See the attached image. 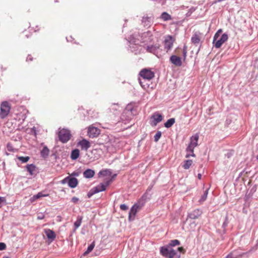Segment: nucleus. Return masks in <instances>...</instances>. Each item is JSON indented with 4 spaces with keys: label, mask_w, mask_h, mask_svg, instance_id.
I'll list each match as a JSON object with an SVG mask.
<instances>
[{
    "label": "nucleus",
    "mask_w": 258,
    "mask_h": 258,
    "mask_svg": "<svg viewBox=\"0 0 258 258\" xmlns=\"http://www.w3.org/2000/svg\"><path fill=\"white\" fill-rule=\"evenodd\" d=\"M84 176L87 178L93 177L95 175V172L94 170L88 169L85 170L83 173Z\"/></svg>",
    "instance_id": "obj_21"
},
{
    "label": "nucleus",
    "mask_w": 258,
    "mask_h": 258,
    "mask_svg": "<svg viewBox=\"0 0 258 258\" xmlns=\"http://www.w3.org/2000/svg\"><path fill=\"white\" fill-rule=\"evenodd\" d=\"M198 178H199V179H201V177H202V175H201V174H200V173L198 174Z\"/></svg>",
    "instance_id": "obj_49"
},
{
    "label": "nucleus",
    "mask_w": 258,
    "mask_h": 258,
    "mask_svg": "<svg viewBox=\"0 0 258 258\" xmlns=\"http://www.w3.org/2000/svg\"><path fill=\"white\" fill-rule=\"evenodd\" d=\"M37 200V198H36V195H34L30 199V201L32 203Z\"/></svg>",
    "instance_id": "obj_40"
},
{
    "label": "nucleus",
    "mask_w": 258,
    "mask_h": 258,
    "mask_svg": "<svg viewBox=\"0 0 258 258\" xmlns=\"http://www.w3.org/2000/svg\"><path fill=\"white\" fill-rule=\"evenodd\" d=\"M95 246V242L93 241L88 247L87 250L84 252V255H87L94 248Z\"/></svg>",
    "instance_id": "obj_29"
},
{
    "label": "nucleus",
    "mask_w": 258,
    "mask_h": 258,
    "mask_svg": "<svg viewBox=\"0 0 258 258\" xmlns=\"http://www.w3.org/2000/svg\"><path fill=\"white\" fill-rule=\"evenodd\" d=\"M38 26H36V28L33 27L35 32L39 31L40 30V28H38Z\"/></svg>",
    "instance_id": "obj_46"
},
{
    "label": "nucleus",
    "mask_w": 258,
    "mask_h": 258,
    "mask_svg": "<svg viewBox=\"0 0 258 258\" xmlns=\"http://www.w3.org/2000/svg\"><path fill=\"white\" fill-rule=\"evenodd\" d=\"M82 221V217H78L76 221L74 223V226L75 227V229L78 228L80 226Z\"/></svg>",
    "instance_id": "obj_30"
},
{
    "label": "nucleus",
    "mask_w": 258,
    "mask_h": 258,
    "mask_svg": "<svg viewBox=\"0 0 258 258\" xmlns=\"http://www.w3.org/2000/svg\"><path fill=\"white\" fill-rule=\"evenodd\" d=\"M152 22L151 17H144L143 18L142 22L144 23V26L150 27Z\"/></svg>",
    "instance_id": "obj_22"
},
{
    "label": "nucleus",
    "mask_w": 258,
    "mask_h": 258,
    "mask_svg": "<svg viewBox=\"0 0 258 258\" xmlns=\"http://www.w3.org/2000/svg\"><path fill=\"white\" fill-rule=\"evenodd\" d=\"M160 18L164 21H167L172 19L171 15L166 12L162 13L160 16Z\"/></svg>",
    "instance_id": "obj_24"
},
{
    "label": "nucleus",
    "mask_w": 258,
    "mask_h": 258,
    "mask_svg": "<svg viewBox=\"0 0 258 258\" xmlns=\"http://www.w3.org/2000/svg\"><path fill=\"white\" fill-rule=\"evenodd\" d=\"M159 47V44L151 45L147 47V51L149 52L155 54Z\"/></svg>",
    "instance_id": "obj_19"
},
{
    "label": "nucleus",
    "mask_w": 258,
    "mask_h": 258,
    "mask_svg": "<svg viewBox=\"0 0 258 258\" xmlns=\"http://www.w3.org/2000/svg\"><path fill=\"white\" fill-rule=\"evenodd\" d=\"M7 149H8V150L9 151H12V150H11V147L10 146V145L9 144H8L7 145Z\"/></svg>",
    "instance_id": "obj_48"
},
{
    "label": "nucleus",
    "mask_w": 258,
    "mask_h": 258,
    "mask_svg": "<svg viewBox=\"0 0 258 258\" xmlns=\"http://www.w3.org/2000/svg\"><path fill=\"white\" fill-rule=\"evenodd\" d=\"M3 258H10V257H9L8 256H5V257H4Z\"/></svg>",
    "instance_id": "obj_50"
},
{
    "label": "nucleus",
    "mask_w": 258,
    "mask_h": 258,
    "mask_svg": "<svg viewBox=\"0 0 258 258\" xmlns=\"http://www.w3.org/2000/svg\"><path fill=\"white\" fill-rule=\"evenodd\" d=\"M208 194V189H207L205 191L204 194L202 195L201 199L200 200V202H204L207 198Z\"/></svg>",
    "instance_id": "obj_31"
},
{
    "label": "nucleus",
    "mask_w": 258,
    "mask_h": 258,
    "mask_svg": "<svg viewBox=\"0 0 258 258\" xmlns=\"http://www.w3.org/2000/svg\"><path fill=\"white\" fill-rule=\"evenodd\" d=\"M26 168L31 175L34 174V171H35L36 170V166L34 165L28 164L27 165Z\"/></svg>",
    "instance_id": "obj_25"
},
{
    "label": "nucleus",
    "mask_w": 258,
    "mask_h": 258,
    "mask_svg": "<svg viewBox=\"0 0 258 258\" xmlns=\"http://www.w3.org/2000/svg\"><path fill=\"white\" fill-rule=\"evenodd\" d=\"M233 252H231L230 253V254H229L226 257V258H237V257H235L233 256Z\"/></svg>",
    "instance_id": "obj_43"
},
{
    "label": "nucleus",
    "mask_w": 258,
    "mask_h": 258,
    "mask_svg": "<svg viewBox=\"0 0 258 258\" xmlns=\"http://www.w3.org/2000/svg\"><path fill=\"white\" fill-rule=\"evenodd\" d=\"M175 122V119L174 118H171L167 120V121L165 123L164 125L167 128L170 127Z\"/></svg>",
    "instance_id": "obj_27"
},
{
    "label": "nucleus",
    "mask_w": 258,
    "mask_h": 258,
    "mask_svg": "<svg viewBox=\"0 0 258 258\" xmlns=\"http://www.w3.org/2000/svg\"><path fill=\"white\" fill-rule=\"evenodd\" d=\"M37 199L44 197H47L48 195L43 194L41 192H38L37 195H35Z\"/></svg>",
    "instance_id": "obj_35"
},
{
    "label": "nucleus",
    "mask_w": 258,
    "mask_h": 258,
    "mask_svg": "<svg viewBox=\"0 0 258 258\" xmlns=\"http://www.w3.org/2000/svg\"><path fill=\"white\" fill-rule=\"evenodd\" d=\"M192 163V161L191 160H187L185 161L184 163L183 164L182 167L185 169H188L189 168L190 166L191 165Z\"/></svg>",
    "instance_id": "obj_28"
},
{
    "label": "nucleus",
    "mask_w": 258,
    "mask_h": 258,
    "mask_svg": "<svg viewBox=\"0 0 258 258\" xmlns=\"http://www.w3.org/2000/svg\"><path fill=\"white\" fill-rule=\"evenodd\" d=\"M100 134V130L92 126H90L88 129V135L90 138H94L98 137Z\"/></svg>",
    "instance_id": "obj_8"
},
{
    "label": "nucleus",
    "mask_w": 258,
    "mask_h": 258,
    "mask_svg": "<svg viewBox=\"0 0 258 258\" xmlns=\"http://www.w3.org/2000/svg\"><path fill=\"white\" fill-rule=\"evenodd\" d=\"M68 179H69V177H67L66 178H65L64 179H63L62 181H61V183H63V184H64L66 183L67 182H68Z\"/></svg>",
    "instance_id": "obj_44"
},
{
    "label": "nucleus",
    "mask_w": 258,
    "mask_h": 258,
    "mask_svg": "<svg viewBox=\"0 0 258 258\" xmlns=\"http://www.w3.org/2000/svg\"><path fill=\"white\" fill-rule=\"evenodd\" d=\"M78 201H79V199L75 197H73L72 199V201L74 203H76Z\"/></svg>",
    "instance_id": "obj_41"
},
{
    "label": "nucleus",
    "mask_w": 258,
    "mask_h": 258,
    "mask_svg": "<svg viewBox=\"0 0 258 258\" xmlns=\"http://www.w3.org/2000/svg\"><path fill=\"white\" fill-rule=\"evenodd\" d=\"M222 32V30L221 29H219L217 32L215 33L214 36V41H216L217 39H218L219 37L220 34Z\"/></svg>",
    "instance_id": "obj_32"
},
{
    "label": "nucleus",
    "mask_w": 258,
    "mask_h": 258,
    "mask_svg": "<svg viewBox=\"0 0 258 258\" xmlns=\"http://www.w3.org/2000/svg\"><path fill=\"white\" fill-rule=\"evenodd\" d=\"M27 60H32V57L31 56V55H28L27 58Z\"/></svg>",
    "instance_id": "obj_47"
},
{
    "label": "nucleus",
    "mask_w": 258,
    "mask_h": 258,
    "mask_svg": "<svg viewBox=\"0 0 258 258\" xmlns=\"http://www.w3.org/2000/svg\"><path fill=\"white\" fill-rule=\"evenodd\" d=\"M11 106L7 101L3 102L1 106L0 117L6 118L10 112Z\"/></svg>",
    "instance_id": "obj_5"
},
{
    "label": "nucleus",
    "mask_w": 258,
    "mask_h": 258,
    "mask_svg": "<svg viewBox=\"0 0 258 258\" xmlns=\"http://www.w3.org/2000/svg\"><path fill=\"white\" fill-rule=\"evenodd\" d=\"M6 202V198L5 197H0V208L2 207V204Z\"/></svg>",
    "instance_id": "obj_38"
},
{
    "label": "nucleus",
    "mask_w": 258,
    "mask_h": 258,
    "mask_svg": "<svg viewBox=\"0 0 258 258\" xmlns=\"http://www.w3.org/2000/svg\"><path fill=\"white\" fill-rule=\"evenodd\" d=\"M199 136L198 134H196L190 138V143L187 146L186 151L187 154L185 156L186 158H189L190 156L195 157V155L194 153V150L196 147L198 146V142L199 140Z\"/></svg>",
    "instance_id": "obj_2"
},
{
    "label": "nucleus",
    "mask_w": 258,
    "mask_h": 258,
    "mask_svg": "<svg viewBox=\"0 0 258 258\" xmlns=\"http://www.w3.org/2000/svg\"><path fill=\"white\" fill-rule=\"evenodd\" d=\"M49 154V150L46 146H44L41 151V155L43 158H46Z\"/></svg>",
    "instance_id": "obj_26"
},
{
    "label": "nucleus",
    "mask_w": 258,
    "mask_h": 258,
    "mask_svg": "<svg viewBox=\"0 0 258 258\" xmlns=\"http://www.w3.org/2000/svg\"><path fill=\"white\" fill-rule=\"evenodd\" d=\"M70 137L71 134L69 130L63 128L59 132L58 138L61 142L67 143L70 139Z\"/></svg>",
    "instance_id": "obj_6"
},
{
    "label": "nucleus",
    "mask_w": 258,
    "mask_h": 258,
    "mask_svg": "<svg viewBox=\"0 0 258 258\" xmlns=\"http://www.w3.org/2000/svg\"><path fill=\"white\" fill-rule=\"evenodd\" d=\"M145 202L141 203L139 201L138 203L135 204L130 210L128 216L129 221H133L135 219V216L138 210L144 206Z\"/></svg>",
    "instance_id": "obj_3"
},
{
    "label": "nucleus",
    "mask_w": 258,
    "mask_h": 258,
    "mask_svg": "<svg viewBox=\"0 0 258 258\" xmlns=\"http://www.w3.org/2000/svg\"><path fill=\"white\" fill-rule=\"evenodd\" d=\"M44 232L48 238L49 243L52 242L56 238V234L53 230L50 229H45Z\"/></svg>",
    "instance_id": "obj_13"
},
{
    "label": "nucleus",
    "mask_w": 258,
    "mask_h": 258,
    "mask_svg": "<svg viewBox=\"0 0 258 258\" xmlns=\"http://www.w3.org/2000/svg\"><path fill=\"white\" fill-rule=\"evenodd\" d=\"M100 176L105 177L106 178L105 180L106 181L112 178V181L113 180V178L116 176V174L112 176V172L108 169H105L104 170H102L99 173Z\"/></svg>",
    "instance_id": "obj_12"
},
{
    "label": "nucleus",
    "mask_w": 258,
    "mask_h": 258,
    "mask_svg": "<svg viewBox=\"0 0 258 258\" xmlns=\"http://www.w3.org/2000/svg\"><path fill=\"white\" fill-rule=\"evenodd\" d=\"M18 158L23 163H26V162H28V160H29V157L28 156H26V157H20Z\"/></svg>",
    "instance_id": "obj_34"
},
{
    "label": "nucleus",
    "mask_w": 258,
    "mask_h": 258,
    "mask_svg": "<svg viewBox=\"0 0 258 258\" xmlns=\"http://www.w3.org/2000/svg\"><path fill=\"white\" fill-rule=\"evenodd\" d=\"M175 52L177 55H180V53L182 52L183 59L184 60L185 59L187 55V47L186 45H184L182 49L178 47L175 49Z\"/></svg>",
    "instance_id": "obj_18"
},
{
    "label": "nucleus",
    "mask_w": 258,
    "mask_h": 258,
    "mask_svg": "<svg viewBox=\"0 0 258 258\" xmlns=\"http://www.w3.org/2000/svg\"><path fill=\"white\" fill-rule=\"evenodd\" d=\"M228 36L227 34L224 33L221 36L219 39H217L216 41H213L215 47L217 48H220L222 45L228 40Z\"/></svg>",
    "instance_id": "obj_10"
},
{
    "label": "nucleus",
    "mask_w": 258,
    "mask_h": 258,
    "mask_svg": "<svg viewBox=\"0 0 258 258\" xmlns=\"http://www.w3.org/2000/svg\"><path fill=\"white\" fill-rule=\"evenodd\" d=\"M78 184V179L75 177H69L68 179V184L70 187L72 188L76 187Z\"/></svg>",
    "instance_id": "obj_20"
},
{
    "label": "nucleus",
    "mask_w": 258,
    "mask_h": 258,
    "mask_svg": "<svg viewBox=\"0 0 258 258\" xmlns=\"http://www.w3.org/2000/svg\"><path fill=\"white\" fill-rule=\"evenodd\" d=\"M180 241L177 239L172 240L167 246H162L160 248V253L164 256L168 258H180V255L177 254L172 246L179 245Z\"/></svg>",
    "instance_id": "obj_1"
},
{
    "label": "nucleus",
    "mask_w": 258,
    "mask_h": 258,
    "mask_svg": "<svg viewBox=\"0 0 258 258\" xmlns=\"http://www.w3.org/2000/svg\"><path fill=\"white\" fill-rule=\"evenodd\" d=\"M139 76L144 80L150 81L154 77L155 74L150 69H143L140 72Z\"/></svg>",
    "instance_id": "obj_4"
},
{
    "label": "nucleus",
    "mask_w": 258,
    "mask_h": 258,
    "mask_svg": "<svg viewBox=\"0 0 258 258\" xmlns=\"http://www.w3.org/2000/svg\"><path fill=\"white\" fill-rule=\"evenodd\" d=\"M120 208L121 210L125 211L128 209L127 206L125 204H121L120 206Z\"/></svg>",
    "instance_id": "obj_37"
},
{
    "label": "nucleus",
    "mask_w": 258,
    "mask_h": 258,
    "mask_svg": "<svg viewBox=\"0 0 258 258\" xmlns=\"http://www.w3.org/2000/svg\"><path fill=\"white\" fill-rule=\"evenodd\" d=\"M178 250L180 252L184 253L185 252V250L182 247H179L178 248Z\"/></svg>",
    "instance_id": "obj_42"
},
{
    "label": "nucleus",
    "mask_w": 258,
    "mask_h": 258,
    "mask_svg": "<svg viewBox=\"0 0 258 258\" xmlns=\"http://www.w3.org/2000/svg\"><path fill=\"white\" fill-rule=\"evenodd\" d=\"M112 182V178L105 181V183H101L94 188V192L97 193L100 191H104L106 188Z\"/></svg>",
    "instance_id": "obj_9"
},
{
    "label": "nucleus",
    "mask_w": 258,
    "mask_h": 258,
    "mask_svg": "<svg viewBox=\"0 0 258 258\" xmlns=\"http://www.w3.org/2000/svg\"><path fill=\"white\" fill-rule=\"evenodd\" d=\"M80 156V151L79 149H75L72 151L71 158L72 160H76L79 158Z\"/></svg>",
    "instance_id": "obj_23"
},
{
    "label": "nucleus",
    "mask_w": 258,
    "mask_h": 258,
    "mask_svg": "<svg viewBox=\"0 0 258 258\" xmlns=\"http://www.w3.org/2000/svg\"><path fill=\"white\" fill-rule=\"evenodd\" d=\"M202 38V34L199 31L195 32L191 37V41L195 44H199Z\"/></svg>",
    "instance_id": "obj_15"
},
{
    "label": "nucleus",
    "mask_w": 258,
    "mask_h": 258,
    "mask_svg": "<svg viewBox=\"0 0 258 258\" xmlns=\"http://www.w3.org/2000/svg\"><path fill=\"white\" fill-rule=\"evenodd\" d=\"M202 214V211L198 209L194 210L188 214V217L191 219L199 218Z\"/></svg>",
    "instance_id": "obj_17"
},
{
    "label": "nucleus",
    "mask_w": 258,
    "mask_h": 258,
    "mask_svg": "<svg viewBox=\"0 0 258 258\" xmlns=\"http://www.w3.org/2000/svg\"><path fill=\"white\" fill-rule=\"evenodd\" d=\"M170 61L176 66L180 67L182 65L181 59L176 55H172L170 58Z\"/></svg>",
    "instance_id": "obj_16"
},
{
    "label": "nucleus",
    "mask_w": 258,
    "mask_h": 258,
    "mask_svg": "<svg viewBox=\"0 0 258 258\" xmlns=\"http://www.w3.org/2000/svg\"><path fill=\"white\" fill-rule=\"evenodd\" d=\"M161 132L160 131H158L157 133L155 134L154 136V141L157 142L159 141V139L161 136Z\"/></svg>",
    "instance_id": "obj_33"
},
{
    "label": "nucleus",
    "mask_w": 258,
    "mask_h": 258,
    "mask_svg": "<svg viewBox=\"0 0 258 258\" xmlns=\"http://www.w3.org/2000/svg\"><path fill=\"white\" fill-rule=\"evenodd\" d=\"M151 119H153L151 123L152 125L156 126L158 123L162 120L163 116L159 112H156L152 115Z\"/></svg>",
    "instance_id": "obj_11"
},
{
    "label": "nucleus",
    "mask_w": 258,
    "mask_h": 258,
    "mask_svg": "<svg viewBox=\"0 0 258 258\" xmlns=\"http://www.w3.org/2000/svg\"><path fill=\"white\" fill-rule=\"evenodd\" d=\"M78 145L81 147L82 150L87 151L91 147L90 143L86 139H83L78 142Z\"/></svg>",
    "instance_id": "obj_14"
},
{
    "label": "nucleus",
    "mask_w": 258,
    "mask_h": 258,
    "mask_svg": "<svg viewBox=\"0 0 258 258\" xmlns=\"http://www.w3.org/2000/svg\"><path fill=\"white\" fill-rule=\"evenodd\" d=\"M174 39L171 35H168L165 39L164 41V48L166 52H168L172 48L173 45Z\"/></svg>",
    "instance_id": "obj_7"
},
{
    "label": "nucleus",
    "mask_w": 258,
    "mask_h": 258,
    "mask_svg": "<svg viewBox=\"0 0 258 258\" xmlns=\"http://www.w3.org/2000/svg\"><path fill=\"white\" fill-rule=\"evenodd\" d=\"M138 80H139V83H140V85L142 86V87L144 89H145L146 85L145 84H144V82L142 81L141 78H139Z\"/></svg>",
    "instance_id": "obj_36"
},
{
    "label": "nucleus",
    "mask_w": 258,
    "mask_h": 258,
    "mask_svg": "<svg viewBox=\"0 0 258 258\" xmlns=\"http://www.w3.org/2000/svg\"><path fill=\"white\" fill-rule=\"evenodd\" d=\"M6 248V245L4 243H0V250H3Z\"/></svg>",
    "instance_id": "obj_39"
},
{
    "label": "nucleus",
    "mask_w": 258,
    "mask_h": 258,
    "mask_svg": "<svg viewBox=\"0 0 258 258\" xmlns=\"http://www.w3.org/2000/svg\"><path fill=\"white\" fill-rule=\"evenodd\" d=\"M44 218V216L43 214H41V215H39L37 217V219L39 220H42Z\"/></svg>",
    "instance_id": "obj_45"
}]
</instances>
